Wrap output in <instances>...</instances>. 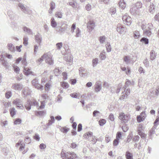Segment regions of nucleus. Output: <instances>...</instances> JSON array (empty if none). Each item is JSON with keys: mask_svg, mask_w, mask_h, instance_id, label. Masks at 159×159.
<instances>
[{"mask_svg": "<svg viewBox=\"0 0 159 159\" xmlns=\"http://www.w3.org/2000/svg\"><path fill=\"white\" fill-rule=\"evenodd\" d=\"M61 156L63 159H77L78 157L74 152H68L65 153L62 150L61 153Z\"/></svg>", "mask_w": 159, "mask_h": 159, "instance_id": "f257e3e1", "label": "nucleus"}, {"mask_svg": "<svg viewBox=\"0 0 159 159\" xmlns=\"http://www.w3.org/2000/svg\"><path fill=\"white\" fill-rule=\"evenodd\" d=\"M20 146L19 150L22 152L23 154H25L28 151V149H24L25 147V144L23 143L22 141H19L16 144V146L18 147Z\"/></svg>", "mask_w": 159, "mask_h": 159, "instance_id": "f03ea898", "label": "nucleus"}, {"mask_svg": "<svg viewBox=\"0 0 159 159\" xmlns=\"http://www.w3.org/2000/svg\"><path fill=\"white\" fill-rule=\"evenodd\" d=\"M119 119L121 120L122 123H126L127 122L129 119V115H125L124 113L121 112L119 114L118 117Z\"/></svg>", "mask_w": 159, "mask_h": 159, "instance_id": "7ed1b4c3", "label": "nucleus"}, {"mask_svg": "<svg viewBox=\"0 0 159 159\" xmlns=\"http://www.w3.org/2000/svg\"><path fill=\"white\" fill-rule=\"evenodd\" d=\"M122 20L124 24L127 25H129L132 22V18L129 16L125 15L123 16Z\"/></svg>", "mask_w": 159, "mask_h": 159, "instance_id": "20e7f679", "label": "nucleus"}, {"mask_svg": "<svg viewBox=\"0 0 159 159\" xmlns=\"http://www.w3.org/2000/svg\"><path fill=\"white\" fill-rule=\"evenodd\" d=\"M146 116V115L145 111L142 112L140 115L137 117V120L138 122H140L144 120Z\"/></svg>", "mask_w": 159, "mask_h": 159, "instance_id": "39448f33", "label": "nucleus"}, {"mask_svg": "<svg viewBox=\"0 0 159 159\" xmlns=\"http://www.w3.org/2000/svg\"><path fill=\"white\" fill-rule=\"evenodd\" d=\"M95 26V22L93 20H89L87 23V27L89 31H91Z\"/></svg>", "mask_w": 159, "mask_h": 159, "instance_id": "423d86ee", "label": "nucleus"}, {"mask_svg": "<svg viewBox=\"0 0 159 159\" xmlns=\"http://www.w3.org/2000/svg\"><path fill=\"white\" fill-rule=\"evenodd\" d=\"M12 103L13 104L16 105L17 108L22 109L24 107L19 99L16 98L15 99L13 100Z\"/></svg>", "mask_w": 159, "mask_h": 159, "instance_id": "0eeeda50", "label": "nucleus"}, {"mask_svg": "<svg viewBox=\"0 0 159 159\" xmlns=\"http://www.w3.org/2000/svg\"><path fill=\"white\" fill-rule=\"evenodd\" d=\"M45 61L46 63H48L49 65H52L53 64V61L52 59V57L48 55L47 53H46V56H45Z\"/></svg>", "mask_w": 159, "mask_h": 159, "instance_id": "6e6552de", "label": "nucleus"}, {"mask_svg": "<svg viewBox=\"0 0 159 159\" xmlns=\"http://www.w3.org/2000/svg\"><path fill=\"white\" fill-rule=\"evenodd\" d=\"M117 31L120 34H122L124 31V28L120 24H119L117 25L116 28Z\"/></svg>", "mask_w": 159, "mask_h": 159, "instance_id": "1a4fd4ad", "label": "nucleus"}, {"mask_svg": "<svg viewBox=\"0 0 159 159\" xmlns=\"http://www.w3.org/2000/svg\"><path fill=\"white\" fill-rule=\"evenodd\" d=\"M126 159H133V154L129 151H127L125 154Z\"/></svg>", "mask_w": 159, "mask_h": 159, "instance_id": "9d476101", "label": "nucleus"}, {"mask_svg": "<svg viewBox=\"0 0 159 159\" xmlns=\"http://www.w3.org/2000/svg\"><path fill=\"white\" fill-rule=\"evenodd\" d=\"M120 7L122 9H124L126 7V5L125 3L124 2V0H120L119 3Z\"/></svg>", "mask_w": 159, "mask_h": 159, "instance_id": "9b49d317", "label": "nucleus"}, {"mask_svg": "<svg viewBox=\"0 0 159 159\" xmlns=\"http://www.w3.org/2000/svg\"><path fill=\"white\" fill-rule=\"evenodd\" d=\"M9 111L11 116L12 117L13 116L16 114V111L15 108L14 107H12L9 109Z\"/></svg>", "mask_w": 159, "mask_h": 159, "instance_id": "f8f14e48", "label": "nucleus"}, {"mask_svg": "<svg viewBox=\"0 0 159 159\" xmlns=\"http://www.w3.org/2000/svg\"><path fill=\"white\" fill-rule=\"evenodd\" d=\"M24 74L28 75L32 74L33 73L30 69L28 68H25L24 70Z\"/></svg>", "mask_w": 159, "mask_h": 159, "instance_id": "ddd939ff", "label": "nucleus"}, {"mask_svg": "<svg viewBox=\"0 0 159 159\" xmlns=\"http://www.w3.org/2000/svg\"><path fill=\"white\" fill-rule=\"evenodd\" d=\"M46 113L45 111H35L34 112V114L36 116H43Z\"/></svg>", "mask_w": 159, "mask_h": 159, "instance_id": "4468645a", "label": "nucleus"}, {"mask_svg": "<svg viewBox=\"0 0 159 159\" xmlns=\"http://www.w3.org/2000/svg\"><path fill=\"white\" fill-rule=\"evenodd\" d=\"M33 84L35 86V87L36 88L38 89H43V86L40 84L38 83H34V81H33Z\"/></svg>", "mask_w": 159, "mask_h": 159, "instance_id": "2eb2a0df", "label": "nucleus"}, {"mask_svg": "<svg viewBox=\"0 0 159 159\" xmlns=\"http://www.w3.org/2000/svg\"><path fill=\"white\" fill-rule=\"evenodd\" d=\"M60 130L62 133H66L70 130V129L66 126H64L61 127Z\"/></svg>", "mask_w": 159, "mask_h": 159, "instance_id": "dca6fc26", "label": "nucleus"}, {"mask_svg": "<svg viewBox=\"0 0 159 159\" xmlns=\"http://www.w3.org/2000/svg\"><path fill=\"white\" fill-rule=\"evenodd\" d=\"M7 48L11 52H15V48L13 45L11 43H9L7 45Z\"/></svg>", "mask_w": 159, "mask_h": 159, "instance_id": "f3484780", "label": "nucleus"}, {"mask_svg": "<svg viewBox=\"0 0 159 159\" xmlns=\"http://www.w3.org/2000/svg\"><path fill=\"white\" fill-rule=\"evenodd\" d=\"M50 7L49 10V13H52V12L53 10L55 8V3L53 2L50 3Z\"/></svg>", "mask_w": 159, "mask_h": 159, "instance_id": "a211bd4d", "label": "nucleus"}, {"mask_svg": "<svg viewBox=\"0 0 159 159\" xmlns=\"http://www.w3.org/2000/svg\"><path fill=\"white\" fill-rule=\"evenodd\" d=\"M61 87L65 89H67L69 87V85L67 83L64 81L62 82L61 83Z\"/></svg>", "mask_w": 159, "mask_h": 159, "instance_id": "6ab92c4d", "label": "nucleus"}, {"mask_svg": "<svg viewBox=\"0 0 159 159\" xmlns=\"http://www.w3.org/2000/svg\"><path fill=\"white\" fill-rule=\"evenodd\" d=\"M138 134L142 138L145 139L146 135L143 132L140 130L138 129Z\"/></svg>", "mask_w": 159, "mask_h": 159, "instance_id": "aec40b11", "label": "nucleus"}, {"mask_svg": "<svg viewBox=\"0 0 159 159\" xmlns=\"http://www.w3.org/2000/svg\"><path fill=\"white\" fill-rule=\"evenodd\" d=\"M45 56H46V53H44L40 58H39L37 61V62L40 64L43 60L45 58Z\"/></svg>", "mask_w": 159, "mask_h": 159, "instance_id": "412c9836", "label": "nucleus"}, {"mask_svg": "<svg viewBox=\"0 0 159 159\" xmlns=\"http://www.w3.org/2000/svg\"><path fill=\"white\" fill-rule=\"evenodd\" d=\"M156 55L155 51L154 50H152L150 52V57L151 60H153L155 58Z\"/></svg>", "mask_w": 159, "mask_h": 159, "instance_id": "4be33fe9", "label": "nucleus"}, {"mask_svg": "<svg viewBox=\"0 0 159 159\" xmlns=\"http://www.w3.org/2000/svg\"><path fill=\"white\" fill-rule=\"evenodd\" d=\"M98 39L100 43H103L105 42L106 38L105 36H103L99 37Z\"/></svg>", "mask_w": 159, "mask_h": 159, "instance_id": "5701e85b", "label": "nucleus"}, {"mask_svg": "<svg viewBox=\"0 0 159 159\" xmlns=\"http://www.w3.org/2000/svg\"><path fill=\"white\" fill-rule=\"evenodd\" d=\"M22 120L20 118L16 119L14 121L13 123L14 125H17L21 124Z\"/></svg>", "mask_w": 159, "mask_h": 159, "instance_id": "b1692460", "label": "nucleus"}, {"mask_svg": "<svg viewBox=\"0 0 159 159\" xmlns=\"http://www.w3.org/2000/svg\"><path fill=\"white\" fill-rule=\"evenodd\" d=\"M41 105L40 106H38L37 108L38 109H43L45 106L44 101H41Z\"/></svg>", "mask_w": 159, "mask_h": 159, "instance_id": "393cba45", "label": "nucleus"}, {"mask_svg": "<svg viewBox=\"0 0 159 159\" xmlns=\"http://www.w3.org/2000/svg\"><path fill=\"white\" fill-rule=\"evenodd\" d=\"M51 86V84L50 83H47L46 84L44 87L45 90L46 91H48L50 89Z\"/></svg>", "mask_w": 159, "mask_h": 159, "instance_id": "a878e982", "label": "nucleus"}, {"mask_svg": "<svg viewBox=\"0 0 159 159\" xmlns=\"http://www.w3.org/2000/svg\"><path fill=\"white\" fill-rule=\"evenodd\" d=\"M101 89V85L99 84H96L95 87V90L96 92H98Z\"/></svg>", "mask_w": 159, "mask_h": 159, "instance_id": "bb28decb", "label": "nucleus"}, {"mask_svg": "<svg viewBox=\"0 0 159 159\" xmlns=\"http://www.w3.org/2000/svg\"><path fill=\"white\" fill-rule=\"evenodd\" d=\"M92 135V132H88L85 133L84 135V137L85 138L88 139L89 137H91Z\"/></svg>", "mask_w": 159, "mask_h": 159, "instance_id": "cd10ccee", "label": "nucleus"}, {"mask_svg": "<svg viewBox=\"0 0 159 159\" xmlns=\"http://www.w3.org/2000/svg\"><path fill=\"white\" fill-rule=\"evenodd\" d=\"M13 69L14 71L16 73H18L20 71V69L19 67L16 65H13Z\"/></svg>", "mask_w": 159, "mask_h": 159, "instance_id": "c85d7f7f", "label": "nucleus"}, {"mask_svg": "<svg viewBox=\"0 0 159 159\" xmlns=\"http://www.w3.org/2000/svg\"><path fill=\"white\" fill-rule=\"evenodd\" d=\"M51 26L54 27H56L57 26V23L55 21L54 18H52L51 19Z\"/></svg>", "mask_w": 159, "mask_h": 159, "instance_id": "c756f323", "label": "nucleus"}, {"mask_svg": "<svg viewBox=\"0 0 159 159\" xmlns=\"http://www.w3.org/2000/svg\"><path fill=\"white\" fill-rule=\"evenodd\" d=\"M35 40L37 43H38L39 45H40V43L41 42V38L38 36H36Z\"/></svg>", "mask_w": 159, "mask_h": 159, "instance_id": "7c9ffc66", "label": "nucleus"}, {"mask_svg": "<svg viewBox=\"0 0 159 159\" xmlns=\"http://www.w3.org/2000/svg\"><path fill=\"white\" fill-rule=\"evenodd\" d=\"M106 123V120L104 119H102L99 121V124L101 126H102Z\"/></svg>", "mask_w": 159, "mask_h": 159, "instance_id": "2f4dec72", "label": "nucleus"}, {"mask_svg": "<svg viewBox=\"0 0 159 159\" xmlns=\"http://www.w3.org/2000/svg\"><path fill=\"white\" fill-rule=\"evenodd\" d=\"M133 33L134 36L136 39L138 38L140 36L139 33L138 31H135Z\"/></svg>", "mask_w": 159, "mask_h": 159, "instance_id": "473e14b6", "label": "nucleus"}, {"mask_svg": "<svg viewBox=\"0 0 159 159\" xmlns=\"http://www.w3.org/2000/svg\"><path fill=\"white\" fill-rule=\"evenodd\" d=\"M23 29L24 31L27 32V33L29 34L31 33V30L29 28L26 27H25L23 28Z\"/></svg>", "mask_w": 159, "mask_h": 159, "instance_id": "72a5a7b5", "label": "nucleus"}, {"mask_svg": "<svg viewBox=\"0 0 159 159\" xmlns=\"http://www.w3.org/2000/svg\"><path fill=\"white\" fill-rule=\"evenodd\" d=\"M122 137L121 133L120 132H117L116 134V139L119 140V139H121Z\"/></svg>", "mask_w": 159, "mask_h": 159, "instance_id": "f704fd0d", "label": "nucleus"}, {"mask_svg": "<svg viewBox=\"0 0 159 159\" xmlns=\"http://www.w3.org/2000/svg\"><path fill=\"white\" fill-rule=\"evenodd\" d=\"M55 16L57 17L61 18L62 17V14L61 12L57 11L56 12Z\"/></svg>", "mask_w": 159, "mask_h": 159, "instance_id": "c9c22d12", "label": "nucleus"}, {"mask_svg": "<svg viewBox=\"0 0 159 159\" xmlns=\"http://www.w3.org/2000/svg\"><path fill=\"white\" fill-rule=\"evenodd\" d=\"M105 52H101L100 55V57L101 60H103L105 59L106 58V56L105 54Z\"/></svg>", "mask_w": 159, "mask_h": 159, "instance_id": "e433bc0d", "label": "nucleus"}, {"mask_svg": "<svg viewBox=\"0 0 159 159\" xmlns=\"http://www.w3.org/2000/svg\"><path fill=\"white\" fill-rule=\"evenodd\" d=\"M140 41L141 42H143L145 44H148V39L145 38H142Z\"/></svg>", "mask_w": 159, "mask_h": 159, "instance_id": "4c0bfd02", "label": "nucleus"}, {"mask_svg": "<svg viewBox=\"0 0 159 159\" xmlns=\"http://www.w3.org/2000/svg\"><path fill=\"white\" fill-rule=\"evenodd\" d=\"M106 47L108 52H109L111 51V48L109 43H107L106 45Z\"/></svg>", "mask_w": 159, "mask_h": 159, "instance_id": "58836bf2", "label": "nucleus"}, {"mask_svg": "<svg viewBox=\"0 0 159 159\" xmlns=\"http://www.w3.org/2000/svg\"><path fill=\"white\" fill-rule=\"evenodd\" d=\"M31 105L36 106H37V108L38 106L39 103L35 100H33L31 102Z\"/></svg>", "mask_w": 159, "mask_h": 159, "instance_id": "ea45409f", "label": "nucleus"}, {"mask_svg": "<svg viewBox=\"0 0 159 159\" xmlns=\"http://www.w3.org/2000/svg\"><path fill=\"white\" fill-rule=\"evenodd\" d=\"M28 38L26 37H25L23 38V43L25 46H26L28 44Z\"/></svg>", "mask_w": 159, "mask_h": 159, "instance_id": "a19ab883", "label": "nucleus"}, {"mask_svg": "<svg viewBox=\"0 0 159 159\" xmlns=\"http://www.w3.org/2000/svg\"><path fill=\"white\" fill-rule=\"evenodd\" d=\"M143 34L149 36L151 34V32L150 30H145L143 32Z\"/></svg>", "mask_w": 159, "mask_h": 159, "instance_id": "79ce46f5", "label": "nucleus"}, {"mask_svg": "<svg viewBox=\"0 0 159 159\" xmlns=\"http://www.w3.org/2000/svg\"><path fill=\"white\" fill-rule=\"evenodd\" d=\"M75 29V32L76 34L75 36L77 37H78L80 35V31L79 29L78 28H76Z\"/></svg>", "mask_w": 159, "mask_h": 159, "instance_id": "37998d69", "label": "nucleus"}, {"mask_svg": "<svg viewBox=\"0 0 159 159\" xmlns=\"http://www.w3.org/2000/svg\"><path fill=\"white\" fill-rule=\"evenodd\" d=\"M86 9L88 11H90L91 9V5L89 4H88L85 6Z\"/></svg>", "mask_w": 159, "mask_h": 159, "instance_id": "c03bdc74", "label": "nucleus"}, {"mask_svg": "<svg viewBox=\"0 0 159 159\" xmlns=\"http://www.w3.org/2000/svg\"><path fill=\"white\" fill-rule=\"evenodd\" d=\"M92 62L93 66H95L97 65L98 62V59L95 58L93 59L92 61Z\"/></svg>", "mask_w": 159, "mask_h": 159, "instance_id": "a18cd8bd", "label": "nucleus"}, {"mask_svg": "<svg viewBox=\"0 0 159 159\" xmlns=\"http://www.w3.org/2000/svg\"><path fill=\"white\" fill-rule=\"evenodd\" d=\"M11 96V92H7L5 93V97L7 98H10Z\"/></svg>", "mask_w": 159, "mask_h": 159, "instance_id": "49530a36", "label": "nucleus"}, {"mask_svg": "<svg viewBox=\"0 0 159 159\" xmlns=\"http://www.w3.org/2000/svg\"><path fill=\"white\" fill-rule=\"evenodd\" d=\"M13 88L15 90H18L20 88V85L18 84H15L13 85Z\"/></svg>", "mask_w": 159, "mask_h": 159, "instance_id": "de8ad7c7", "label": "nucleus"}, {"mask_svg": "<svg viewBox=\"0 0 159 159\" xmlns=\"http://www.w3.org/2000/svg\"><path fill=\"white\" fill-rule=\"evenodd\" d=\"M124 61L126 62H129V57L128 56H125L124 57Z\"/></svg>", "mask_w": 159, "mask_h": 159, "instance_id": "09e8293b", "label": "nucleus"}, {"mask_svg": "<svg viewBox=\"0 0 159 159\" xmlns=\"http://www.w3.org/2000/svg\"><path fill=\"white\" fill-rule=\"evenodd\" d=\"M119 143V140L116 139H115L113 142V145L114 146H116L118 145Z\"/></svg>", "mask_w": 159, "mask_h": 159, "instance_id": "8fccbe9b", "label": "nucleus"}, {"mask_svg": "<svg viewBox=\"0 0 159 159\" xmlns=\"http://www.w3.org/2000/svg\"><path fill=\"white\" fill-rule=\"evenodd\" d=\"M140 138L138 135H136L134 136L133 140L134 142L138 141L139 139Z\"/></svg>", "mask_w": 159, "mask_h": 159, "instance_id": "3c124183", "label": "nucleus"}, {"mask_svg": "<svg viewBox=\"0 0 159 159\" xmlns=\"http://www.w3.org/2000/svg\"><path fill=\"white\" fill-rule=\"evenodd\" d=\"M109 119L111 121H113L115 119L113 115L112 114H110L109 116Z\"/></svg>", "mask_w": 159, "mask_h": 159, "instance_id": "603ef678", "label": "nucleus"}, {"mask_svg": "<svg viewBox=\"0 0 159 159\" xmlns=\"http://www.w3.org/2000/svg\"><path fill=\"white\" fill-rule=\"evenodd\" d=\"M75 26L76 25L74 23L72 24L71 28V31L72 33H73L74 32V30L75 29Z\"/></svg>", "mask_w": 159, "mask_h": 159, "instance_id": "864d4df0", "label": "nucleus"}, {"mask_svg": "<svg viewBox=\"0 0 159 159\" xmlns=\"http://www.w3.org/2000/svg\"><path fill=\"white\" fill-rule=\"evenodd\" d=\"M82 125L81 124H80L78 126V131L79 132L82 130Z\"/></svg>", "mask_w": 159, "mask_h": 159, "instance_id": "5fc2aeb1", "label": "nucleus"}, {"mask_svg": "<svg viewBox=\"0 0 159 159\" xmlns=\"http://www.w3.org/2000/svg\"><path fill=\"white\" fill-rule=\"evenodd\" d=\"M62 75L63 77V79L64 80H66L67 79V74L66 72H63L62 73Z\"/></svg>", "mask_w": 159, "mask_h": 159, "instance_id": "6e6d98bb", "label": "nucleus"}, {"mask_svg": "<svg viewBox=\"0 0 159 159\" xmlns=\"http://www.w3.org/2000/svg\"><path fill=\"white\" fill-rule=\"evenodd\" d=\"M46 147V145L43 143H41L39 145V148L41 149H44Z\"/></svg>", "mask_w": 159, "mask_h": 159, "instance_id": "4d7b16f0", "label": "nucleus"}, {"mask_svg": "<svg viewBox=\"0 0 159 159\" xmlns=\"http://www.w3.org/2000/svg\"><path fill=\"white\" fill-rule=\"evenodd\" d=\"M22 47V45H20V46H16V49L17 51L20 52L21 51V48Z\"/></svg>", "mask_w": 159, "mask_h": 159, "instance_id": "13d9d810", "label": "nucleus"}, {"mask_svg": "<svg viewBox=\"0 0 159 159\" xmlns=\"http://www.w3.org/2000/svg\"><path fill=\"white\" fill-rule=\"evenodd\" d=\"M62 43H58L56 44L57 48L60 49L62 46Z\"/></svg>", "mask_w": 159, "mask_h": 159, "instance_id": "bf43d9fd", "label": "nucleus"}, {"mask_svg": "<svg viewBox=\"0 0 159 159\" xmlns=\"http://www.w3.org/2000/svg\"><path fill=\"white\" fill-rule=\"evenodd\" d=\"M69 4L73 7H75L76 5V3L75 2H69Z\"/></svg>", "mask_w": 159, "mask_h": 159, "instance_id": "052dcab7", "label": "nucleus"}, {"mask_svg": "<svg viewBox=\"0 0 159 159\" xmlns=\"http://www.w3.org/2000/svg\"><path fill=\"white\" fill-rule=\"evenodd\" d=\"M34 138V139L38 141H39L40 139V137H39V135L37 134L35 135Z\"/></svg>", "mask_w": 159, "mask_h": 159, "instance_id": "680f3d73", "label": "nucleus"}, {"mask_svg": "<svg viewBox=\"0 0 159 159\" xmlns=\"http://www.w3.org/2000/svg\"><path fill=\"white\" fill-rule=\"evenodd\" d=\"M51 120H50L49 122V123L50 124H52L54 122V117L53 116H51L50 117Z\"/></svg>", "mask_w": 159, "mask_h": 159, "instance_id": "e2e57ef3", "label": "nucleus"}, {"mask_svg": "<svg viewBox=\"0 0 159 159\" xmlns=\"http://www.w3.org/2000/svg\"><path fill=\"white\" fill-rule=\"evenodd\" d=\"M109 0H99V2L100 3L104 2L105 3H107L109 1Z\"/></svg>", "mask_w": 159, "mask_h": 159, "instance_id": "0e129e2a", "label": "nucleus"}, {"mask_svg": "<svg viewBox=\"0 0 159 159\" xmlns=\"http://www.w3.org/2000/svg\"><path fill=\"white\" fill-rule=\"evenodd\" d=\"M111 140V137L108 135L106 136L105 138V140L107 143H108Z\"/></svg>", "mask_w": 159, "mask_h": 159, "instance_id": "69168bd1", "label": "nucleus"}, {"mask_svg": "<svg viewBox=\"0 0 159 159\" xmlns=\"http://www.w3.org/2000/svg\"><path fill=\"white\" fill-rule=\"evenodd\" d=\"M25 108L27 110H30L31 108V105L30 104H26L25 105Z\"/></svg>", "mask_w": 159, "mask_h": 159, "instance_id": "338daca9", "label": "nucleus"}, {"mask_svg": "<svg viewBox=\"0 0 159 159\" xmlns=\"http://www.w3.org/2000/svg\"><path fill=\"white\" fill-rule=\"evenodd\" d=\"M77 93H73L70 94V96L72 97L76 98L77 97Z\"/></svg>", "mask_w": 159, "mask_h": 159, "instance_id": "774afa93", "label": "nucleus"}]
</instances>
